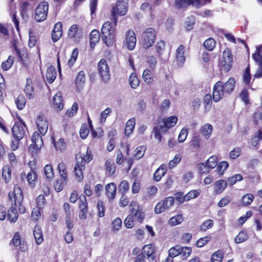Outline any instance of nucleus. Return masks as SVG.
I'll list each match as a JSON object with an SVG mask.
<instances>
[{"label":"nucleus","mask_w":262,"mask_h":262,"mask_svg":"<svg viewBox=\"0 0 262 262\" xmlns=\"http://www.w3.org/2000/svg\"><path fill=\"white\" fill-rule=\"evenodd\" d=\"M235 80L230 78L225 83L221 81L216 82L213 88L212 97L214 101L217 102L221 100L225 94H230L234 90Z\"/></svg>","instance_id":"nucleus-1"},{"label":"nucleus","mask_w":262,"mask_h":262,"mask_svg":"<svg viewBox=\"0 0 262 262\" xmlns=\"http://www.w3.org/2000/svg\"><path fill=\"white\" fill-rule=\"evenodd\" d=\"M177 120L176 116H172L165 120L159 122L158 125L154 127L153 130L155 138L159 142H161L162 137V134L165 133L169 128L174 126Z\"/></svg>","instance_id":"nucleus-2"},{"label":"nucleus","mask_w":262,"mask_h":262,"mask_svg":"<svg viewBox=\"0 0 262 262\" xmlns=\"http://www.w3.org/2000/svg\"><path fill=\"white\" fill-rule=\"evenodd\" d=\"M101 38L107 47L113 45L115 38L114 30L110 21L105 22L101 28Z\"/></svg>","instance_id":"nucleus-3"},{"label":"nucleus","mask_w":262,"mask_h":262,"mask_svg":"<svg viewBox=\"0 0 262 262\" xmlns=\"http://www.w3.org/2000/svg\"><path fill=\"white\" fill-rule=\"evenodd\" d=\"M8 196L12 205L16 207L18 204L20 213H24L26 212V208L21 204L23 200V195L21 189L17 186H14L13 190L9 193Z\"/></svg>","instance_id":"nucleus-4"},{"label":"nucleus","mask_w":262,"mask_h":262,"mask_svg":"<svg viewBox=\"0 0 262 262\" xmlns=\"http://www.w3.org/2000/svg\"><path fill=\"white\" fill-rule=\"evenodd\" d=\"M156 37L155 29L149 28L146 29L141 35V43L143 48L147 49L154 45Z\"/></svg>","instance_id":"nucleus-5"},{"label":"nucleus","mask_w":262,"mask_h":262,"mask_svg":"<svg viewBox=\"0 0 262 262\" xmlns=\"http://www.w3.org/2000/svg\"><path fill=\"white\" fill-rule=\"evenodd\" d=\"M127 4L125 1H117L115 6L112 10V20L114 22L115 26L117 23V15H124L127 11Z\"/></svg>","instance_id":"nucleus-6"},{"label":"nucleus","mask_w":262,"mask_h":262,"mask_svg":"<svg viewBox=\"0 0 262 262\" xmlns=\"http://www.w3.org/2000/svg\"><path fill=\"white\" fill-rule=\"evenodd\" d=\"M49 4L47 1H42L35 10L34 19L37 22H42L46 19L48 12Z\"/></svg>","instance_id":"nucleus-7"},{"label":"nucleus","mask_w":262,"mask_h":262,"mask_svg":"<svg viewBox=\"0 0 262 262\" xmlns=\"http://www.w3.org/2000/svg\"><path fill=\"white\" fill-rule=\"evenodd\" d=\"M191 253V249L188 247H181L176 245L168 251V256L172 259L179 255H182L184 259L187 258Z\"/></svg>","instance_id":"nucleus-8"},{"label":"nucleus","mask_w":262,"mask_h":262,"mask_svg":"<svg viewBox=\"0 0 262 262\" xmlns=\"http://www.w3.org/2000/svg\"><path fill=\"white\" fill-rule=\"evenodd\" d=\"M42 136L40 133L35 132L32 136V143L30 145L28 150L33 156L36 155L43 146Z\"/></svg>","instance_id":"nucleus-9"},{"label":"nucleus","mask_w":262,"mask_h":262,"mask_svg":"<svg viewBox=\"0 0 262 262\" xmlns=\"http://www.w3.org/2000/svg\"><path fill=\"white\" fill-rule=\"evenodd\" d=\"M26 126L22 120L16 122L12 129L13 137L17 140H21L26 133Z\"/></svg>","instance_id":"nucleus-10"},{"label":"nucleus","mask_w":262,"mask_h":262,"mask_svg":"<svg viewBox=\"0 0 262 262\" xmlns=\"http://www.w3.org/2000/svg\"><path fill=\"white\" fill-rule=\"evenodd\" d=\"M98 70L102 80L106 82L110 79V68L104 59H102L98 63Z\"/></svg>","instance_id":"nucleus-11"},{"label":"nucleus","mask_w":262,"mask_h":262,"mask_svg":"<svg viewBox=\"0 0 262 262\" xmlns=\"http://www.w3.org/2000/svg\"><path fill=\"white\" fill-rule=\"evenodd\" d=\"M129 207L131 212L130 215H133V217H135L139 222H142L145 217V214L142 211V208L136 201L132 202Z\"/></svg>","instance_id":"nucleus-12"},{"label":"nucleus","mask_w":262,"mask_h":262,"mask_svg":"<svg viewBox=\"0 0 262 262\" xmlns=\"http://www.w3.org/2000/svg\"><path fill=\"white\" fill-rule=\"evenodd\" d=\"M173 204L174 198L172 196L167 197L157 204L155 208V212L157 214L161 213L172 206Z\"/></svg>","instance_id":"nucleus-13"},{"label":"nucleus","mask_w":262,"mask_h":262,"mask_svg":"<svg viewBox=\"0 0 262 262\" xmlns=\"http://www.w3.org/2000/svg\"><path fill=\"white\" fill-rule=\"evenodd\" d=\"M232 55L230 49L226 48L223 53L221 60V65L227 71L230 69L232 62Z\"/></svg>","instance_id":"nucleus-14"},{"label":"nucleus","mask_w":262,"mask_h":262,"mask_svg":"<svg viewBox=\"0 0 262 262\" xmlns=\"http://www.w3.org/2000/svg\"><path fill=\"white\" fill-rule=\"evenodd\" d=\"M36 123L38 131L42 135H45L48 128V122L46 117L42 115H38L36 120Z\"/></svg>","instance_id":"nucleus-15"},{"label":"nucleus","mask_w":262,"mask_h":262,"mask_svg":"<svg viewBox=\"0 0 262 262\" xmlns=\"http://www.w3.org/2000/svg\"><path fill=\"white\" fill-rule=\"evenodd\" d=\"M137 39L135 33L129 30L125 35V46L129 50H133L136 45Z\"/></svg>","instance_id":"nucleus-16"},{"label":"nucleus","mask_w":262,"mask_h":262,"mask_svg":"<svg viewBox=\"0 0 262 262\" xmlns=\"http://www.w3.org/2000/svg\"><path fill=\"white\" fill-rule=\"evenodd\" d=\"M204 4V1H176L175 2V5L179 9H184L189 6L199 8Z\"/></svg>","instance_id":"nucleus-17"},{"label":"nucleus","mask_w":262,"mask_h":262,"mask_svg":"<svg viewBox=\"0 0 262 262\" xmlns=\"http://www.w3.org/2000/svg\"><path fill=\"white\" fill-rule=\"evenodd\" d=\"M68 37L71 38H74L75 40L78 41L82 36L81 30L79 29L78 26L76 24L72 25L68 30Z\"/></svg>","instance_id":"nucleus-18"},{"label":"nucleus","mask_w":262,"mask_h":262,"mask_svg":"<svg viewBox=\"0 0 262 262\" xmlns=\"http://www.w3.org/2000/svg\"><path fill=\"white\" fill-rule=\"evenodd\" d=\"M62 24L61 22H57L54 25L52 33V40L54 42L57 41L62 36Z\"/></svg>","instance_id":"nucleus-19"},{"label":"nucleus","mask_w":262,"mask_h":262,"mask_svg":"<svg viewBox=\"0 0 262 262\" xmlns=\"http://www.w3.org/2000/svg\"><path fill=\"white\" fill-rule=\"evenodd\" d=\"M53 105L54 108L57 111H61L63 108V103L61 92H57L53 97Z\"/></svg>","instance_id":"nucleus-20"},{"label":"nucleus","mask_w":262,"mask_h":262,"mask_svg":"<svg viewBox=\"0 0 262 262\" xmlns=\"http://www.w3.org/2000/svg\"><path fill=\"white\" fill-rule=\"evenodd\" d=\"M85 169V165L83 162H79L78 160L74 166L75 176L78 181L82 180L83 178V170Z\"/></svg>","instance_id":"nucleus-21"},{"label":"nucleus","mask_w":262,"mask_h":262,"mask_svg":"<svg viewBox=\"0 0 262 262\" xmlns=\"http://www.w3.org/2000/svg\"><path fill=\"white\" fill-rule=\"evenodd\" d=\"M106 195L109 200H113L116 195V186L114 183H111L105 186Z\"/></svg>","instance_id":"nucleus-22"},{"label":"nucleus","mask_w":262,"mask_h":262,"mask_svg":"<svg viewBox=\"0 0 262 262\" xmlns=\"http://www.w3.org/2000/svg\"><path fill=\"white\" fill-rule=\"evenodd\" d=\"M214 186V192L216 194H220L226 188L227 183V181L224 180H220L215 182Z\"/></svg>","instance_id":"nucleus-23"},{"label":"nucleus","mask_w":262,"mask_h":262,"mask_svg":"<svg viewBox=\"0 0 262 262\" xmlns=\"http://www.w3.org/2000/svg\"><path fill=\"white\" fill-rule=\"evenodd\" d=\"M167 172V166L166 165H161L155 172L154 174V179L159 182Z\"/></svg>","instance_id":"nucleus-24"},{"label":"nucleus","mask_w":262,"mask_h":262,"mask_svg":"<svg viewBox=\"0 0 262 262\" xmlns=\"http://www.w3.org/2000/svg\"><path fill=\"white\" fill-rule=\"evenodd\" d=\"M77 161L78 160L79 162H83L84 165L86 162H89L92 159V156L91 155V151L89 148H87L85 154L82 155L81 154H78L76 156Z\"/></svg>","instance_id":"nucleus-25"},{"label":"nucleus","mask_w":262,"mask_h":262,"mask_svg":"<svg viewBox=\"0 0 262 262\" xmlns=\"http://www.w3.org/2000/svg\"><path fill=\"white\" fill-rule=\"evenodd\" d=\"M46 77L47 81L49 83L53 82L56 77V72L54 67L50 66L47 69Z\"/></svg>","instance_id":"nucleus-26"},{"label":"nucleus","mask_w":262,"mask_h":262,"mask_svg":"<svg viewBox=\"0 0 262 262\" xmlns=\"http://www.w3.org/2000/svg\"><path fill=\"white\" fill-rule=\"evenodd\" d=\"M85 75L83 71L78 73L76 75L75 82L78 88H81L85 82Z\"/></svg>","instance_id":"nucleus-27"},{"label":"nucleus","mask_w":262,"mask_h":262,"mask_svg":"<svg viewBox=\"0 0 262 262\" xmlns=\"http://www.w3.org/2000/svg\"><path fill=\"white\" fill-rule=\"evenodd\" d=\"M154 253L155 248L151 244L145 245L143 247L142 253H143L144 255L146 254L147 257L152 260H154L155 257Z\"/></svg>","instance_id":"nucleus-28"},{"label":"nucleus","mask_w":262,"mask_h":262,"mask_svg":"<svg viewBox=\"0 0 262 262\" xmlns=\"http://www.w3.org/2000/svg\"><path fill=\"white\" fill-rule=\"evenodd\" d=\"M185 47L183 45H181L176 50V59L178 62L180 64H183L185 61V57L184 56Z\"/></svg>","instance_id":"nucleus-29"},{"label":"nucleus","mask_w":262,"mask_h":262,"mask_svg":"<svg viewBox=\"0 0 262 262\" xmlns=\"http://www.w3.org/2000/svg\"><path fill=\"white\" fill-rule=\"evenodd\" d=\"M33 235L37 244H41L43 241V236L41 227L35 226L33 230Z\"/></svg>","instance_id":"nucleus-30"},{"label":"nucleus","mask_w":262,"mask_h":262,"mask_svg":"<svg viewBox=\"0 0 262 262\" xmlns=\"http://www.w3.org/2000/svg\"><path fill=\"white\" fill-rule=\"evenodd\" d=\"M252 58L258 66L262 65V45L256 48L255 53L252 55Z\"/></svg>","instance_id":"nucleus-31"},{"label":"nucleus","mask_w":262,"mask_h":262,"mask_svg":"<svg viewBox=\"0 0 262 262\" xmlns=\"http://www.w3.org/2000/svg\"><path fill=\"white\" fill-rule=\"evenodd\" d=\"M200 194V191L199 190H193L190 191L187 193L182 200H179V202L182 203L185 201H189L190 199H194L198 197Z\"/></svg>","instance_id":"nucleus-32"},{"label":"nucleus","mask_w":262,"mask_h":262,"mask_svg":"<svg viewBox=\"0 0 262 262\" xmlns=\"http://www.w3.org/2000/svg\"><path fill=\"white\" fill-rule=\"evenodd\" d=\"M100 39V34L98 30H93L90 33V46L91 48H93L95 44L99 41Z\"/></svg>","instance_id":"nucleus-33"},{"label":"nucleus","mask_w":262,"mask_h":262,"mask_svg":"<svg viewBox=\"0 0 262 262\" xmlns=\"http://www.w3.org/2000/svg\"><path fill=\"white\" fill-rule=\"evenodd\" d=\"M24 91L27 97L29 99H31L33 97V88L32 84V80L31 79L27 78L26 81V84Z\"/></svg>","instance_id":"nucleus-34"},{"label":"nucleus","mask_w":262,"mask_h":262,"mask_svg":"<svg viewBox=\"0 0 262 262\" xmlns=\"http://www.w3.org/2000/svg\"><path fill=\"white\" fill-rule=\"evenodd\" d=\"M8 219L12 223L16 221L18 218V213L15 206L13 205L8 210Z\"/></svg>","instance_id":"nucleus-35"},{"label":"nucleus","mask_w":262,"mask_h":262,"mask_svg":"<svg viewBox=\"0 0 262 262\" xmlns=\"http://www.w3.org/2000/svg\"><path fill=\"white\" fill-rule=\"evenodd\" d=\"M144 82L148 85L152 84L154 82L152 73L149 69H145L142 74Z\"/></svg>","instance_id":"nucleus-36"},{"label":"nucleus","mask_w":262,"mask_h":262,"mask_svg":"<svg viewBox=\"0 0 262 262\" xmlns=\"http://www.w3.org/2000/svg\"><path fill=\"white\" fill-rule=\"evenodd\" d=\"M212 132V126L211 124L207 123L202 126L201 132L206 139L210 137Z\"/></svg>","instance_id":"nucleus-37"},{"label":"nucleus","mask_w":262,"mask_h":262,"mask_svg":"<svg viewBox=\"0 0 262 262\" xmlns=\"http://www.w3.org/2000/svg\"><path fill=\"white\" fill-rule=\"evenodd\" d=\"M67 178L60 177V179H57L54 183L55 190L57 192L61 191L62 190L64 185L67 184Z\"/></svg>","instance_id":"nucleus-38"},{"label":"nucleus","mask_w":262,"mask_h":262,"mask_svg":"<svg viewBox=\"0 0 262 262\" xmlns=\"http://www.w3.org/2000/svg\"><path fill=\"white\" fill-rule=\"evenodd\" d=\"M12 242L15 246H20V249L21 251H25L26 249V246L21 243L20 238L18 233H15L12 238Z\"/></svg>","instance_id":"nucleus-39"},{"label":"nucleus","mask_w":262,"mask_h":262,"mask_svg":"<svg viewBox=\"0 0 262 262\" xmlns=\"http://www.w3.org/2000/svg\"><path fill=\"white\" fill-rule=\"evenodd\" d=\"M135 124V121L134 119H130L127 121L125 128V134L126 136H129L132 133Z\"/></svg>","instance_id":"nucleus-40"},{"label":"nucleus","mask_w":262,"mask_h":262,"mask_svg":"<svg viewBox=\"0 0 262 262\" xmlns=\"http://www.w3.org/2000/svg\"><path fill=\"white\" fill-rule=\"evenodd\" d=\"M129 82L131 87L134 89H136L139 85L140 81L136 73H133L130 74Z\"/></svg>","instance_id":"nucleus-41"},{"label":"nucleus","mask_w":262,"mask_h":262,"mask_svg":"<svg viewBox=\"0 0 262 262\" xmlns=\"http://www.w3.org/2000/svg\"><path fill=\"white\" fill-rule=\"evenodd\" d=\"M203 45L206 50L211 51L216 46V41L214 39L209 38L204 41Z\"/></svg>","instance_id":"nucleus-42"},{"label":"nucleus","mask_w":262,"mask_h":262,"mask_svg":"<svg viewBox=\"0 0 262 262\" xmlns=\"http://www.w3.org/2000/svg\"><path fill=\"white\" fill-rule=\"evenodd\" d=\"M20 11L23 16L26 12L32 8V6L28 1H23L19 4Z\"/></svg>","instance_id":"nucleus-43"},{"label":"nucleus","mask_w":262,"mask_h":262,"mask_svg":"<svg viewBox=\"0 0 262 262\" xmlns=\"http://www.w3.org/2000/svg\"><path fill=\"white\" fill-rule=\"evenodd\" d=\"M183 221V217L181 214H178L171 217L168 222L170 226H174L181 224Z\"/></svg>","instance_id":"nucleus-44"},{"label":"nucleus","mask_w":262,"mask_h":262,"mask_svg":"<svg viewBox=\"0 0 262 262\" xmlns=\"http://www.w3.org/2000/svg\"><path fill=\"white\" fill-rule=\"evenodd\" d=\"M261 140H262V131L259 130L257 132L255 133L251 139L252 145L254 147H256Z\"/></svg>","instance_id":"nucleus-45"},{"label":"nucleus","mask_w":262,"mask_h":262,"mask_svg":"<svg viewBox=\"0 0 262 262\" xmlns=\"http://www.w3.org/2000/svg\"><path fill=\"white\" fill-rule=\"evenodd\" d=\"M228 163L227 162L222 161L217 165L215 171L220 176H222L224 171L228 167Z\"/></svg>","instance_id":"nucleus-46"},{"label":"nucleus","mask_w":262,"mask_h":262,"mask_svg":"<svg viewBox=\"0 0 262 262\" xmlns=\"http://www.w3.org/2000/svg\"><path fill=\"white\" fill-rule=\"evenodd\" d=\"M254 196L250 193H247L244 195L241 200V203L243 206H247L252 203L254 200Z\"/></svg>","instance_id":"nucleus-47"},{"label":"nucleus","mask_w":262,"mask_h":262,"mask_svg":"<svg viewBox=\"0 0 262 262\" xmlns=\"http://www.w3.org/2000/svg\"><path fill=\"white\" fill-rule=\"evenodd\" d=\"M14 60V57L11 55H10L7 60L4 61L2 64V69L7 71L9 70L13 65Z\"/></svg>","instance_id":"nucleus-48"},{"label":"nucleus","mask_w":262,"mask_h":262,"mask_svg":"<svg viewBox=\"0 0 262 262\" xmlns=\"http://www.w3.org/2000/svg\"><path fill=\"white\" fill-rule=\"evenodd\" d=\"M248 238V236L246 232L244 231H241L235 237L234 241L236 244H239L246 241Z\"/></svg>","instance_id":"nucleus-49"},{"label":"nucleus","mask_w":262,"mask_h":262,"mask_svg":"<svg viewBox=\"0 0 262 262\" xmlns=\"http://www.w3.org/2000/svg\"><path fill=\"white\" fill-rule=\"evenodd\" d=\"M201 138L199 135H194L190 141V146L194 149H198L200 147Z\"/></svg>","instance_id":"nucleus-50"},{"label":"nucleus","mask_w":262,"mask_h":262,"mask_svg":"<svg viewBox=\"0 0 262 262\" xmlns=\"http://www.w3.org/2000/svg\"><path fill=\"white\" fill-rule=\"evenodd\" d=\"M2 176L6 182H8L11 180V172L8 166H5L3 167Z\"/></svg>","instance_id":"nucleus-51"},{"label":"nucleus","mask_w":262,"mask_h":262,"mask_svg":"<svg viewBox=\"0 0 262 262\" xmlns=\"http://www.w3.org/2000/svg\"><path fill=\"white\" fill-rule=\"evenodd\" d=\"M27 178L29 184L31 185H34L37 180V174L35 171L31 170L28 173Z\"/></svg>","instance_id":"nucleus-52"},{"label":"nucleus","mask_w":262,"mask_h":262,"mask_svg":"<svg viewBox=\"0 0 262 262\" xmlns=\"http://www.w3.org/2000/svg\"><path fill=\"white\" fill-rule=\"evenodd\" d=\"M195 24V18L193 16H190L186 18L185 21V28L187 31L192 29Z\"/></svg>","instance_id":"nucleus-53"},{"label":"nucleus","mask_w":262,"mask_h":262,"mask_svg":"<svg viewBox=\"0 0 262 262\" xmlns=\"http://www.w3.org/2000/svg\"><path fill=\"white\" fill-rule=\"evenodd\" d=\"M44 173L47 179L51 180L54 177V172L51 164H47L44 167Z\"/></svg>","instance_id":"nucleus-54"},{"label":"nucleus","mask_w":262,"mask_h":262,"mask_svg":"<svg viewBox=\"0 0 262 262\" xmlns=\"http://www.w3.org/2000/svg\"><path fill=\"white\" fill-rule=\"evenodd\" d=\"M217 157L215 156H211L206 161V164L210 169H213L217 166Z\"/></svg>","instance_id":"nucleus-55"},{"label":"nucleus","mask_w":262,"mask_h":262,"mask_svg":"<svg viewBox=\"0 0 262 262\" xmlns=\"http://www.w3.org/2000/svg\"><path fill=\"white\" fill-rule=\"evenodd\" d=\"M213 226V221L209 219L204 221L200 227V230L202 231H205L211 228Z\"/></svg>","instance_id":"nucleus-56"},{"label":"nucleus","mask_w":262,"mask_h":262,"mask_svg":"<svg viewBox=\"0 0 262 262\" xmlns=\"http://www.w3.org/2000/svg\"><path fill=\"white\" fill-rule=\"evenodd\" d=\"M223 258V254L220 250H218L214 253L211 256V262H222Z\"/></svg>","instance_id":"nucleus-57"},{"label":"nucleus","mask_w":262,"mask_h":262,"mask_svg":"<svg viewBox=\"0 0 262 262\" xmlns=\"http://www.w3.org/2000/svg\"><path fill=\"white\" fill-rule=\"evenodd\" d=\"M146 149V146H140L137 147L135 150V157L136 159H139L143 157L145 150Z\"/></svg>","instance_id":"nucleus-58"},{"label":"nucleus","mask_w":262,"mask_h":262,"mask_svg":"<svg viewBox=\"0 0 262 262\" xmlns=\"http://www.w3.org/2000/svg\"><path fill=\"white\" fill-rule=\"evenodd\" d=\"M15 103L18 109L21 110L25 106L26 99L23 95H19L15 101Z\"/></svg>","instance_id":"nucleus-59"},{"label":"nucleus","mask_w":262,"mask_h":262,"mask_svg":"<svg viewBox=\"0 0 262 262\" xmlns=\"http://www.w3.org/2000/svg\"><path fill=\"white\" fill-rule=\"evenodd\" d=\"M106 170L110 176L115 173L116 170L115 165L112 163L111 160H107L105 162Z\"/></svg>","instance_id":"nucleus-60"},{"label":"nucleus","mask_w":262,"mask_h":262,"mask_svg":"<svg viewBox=\"0 0 262 262\" xmlns=\"http://www.w3.org/2000/svg\"><path fill=\"white\" fill-rule=\"evenodd\" d=\"M53 143L54 145V147L56 150H62L66 147V144L63 139H59L58 141L55 142V141L53 137H52Z\"/></svg>","instance_id":"nucleus-61"},{"label":"nucleus","mask_w":262,"mask_h":262,"mask_svg":"<svg viewBox=\"0 0 262 262\" xmlns=\"http://www.w3.org/2000/svg\"><path fill=\"white\" fill-rule=\"evenodd\" d=\"M78 54V50L75 48L73 50L71 58L68 60V65L69 67L73 66L74 62L76 61Z\"/></svg>","instance_id":"nucleus-62"},{"label":"nucleus","mask_w":262,"mask_h":262,"mask_svg":"<svg viewBox=\"0 0 262 262\" xmlns=\"http://www.w3.org/2000/svg\"><path fill=\"white\" fill-rule=\"evenodd\" d=\"M78 204L79 210H88V203L85 196H80Z\"/></svg>","instance_id":"nucleus-63"},{"label":"nucleus","mask_w":262,"mask_h":262,"mask_svg":"<svg viewBox=\"0 0 262 262\" xmlns=\"http://www.w3.org/2000/svg\"><path fill=\"white\" fill-rule=\"evenodd\" d=\"M58 170L60 173V178H67V172L66 164L63 162H60L58 166Z\"/></svg>","instance_id":"nucleus-64"}]
</instances>
